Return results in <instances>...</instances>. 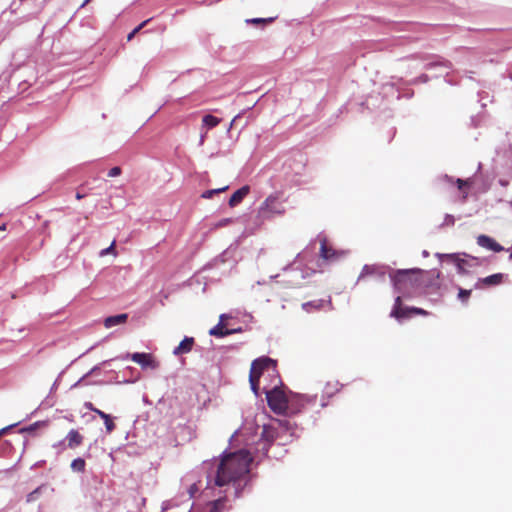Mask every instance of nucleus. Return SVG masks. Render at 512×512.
Returning a JSON list of instances; mask_svg holds the SVG:
<instances>
[{
	"label": "nucleus",
	"instance_id": "obj_22",
	"mask_svg": "<svg viewBox=\"0 0 512 512\" xmlns=\"http://www.w3.org/2000/svg\"><path fill=\"white\" fill-rule=\"evenodd\" d=\"M72 470L82 472L85 469V461L82 458H76L71 463Z\"/></svg>",
	"mask_w": 512,
	"mask_h": 512
},
{
	"label": "nucleus",
	"instance_id": "obj_45",
	"mask_svg": "<svg viewBox=\"0 0 512 512\" xmlns=\"http://www.w3.org/2000/svg\"><path fill=\"white\" fill-rule=\"evenodd\" d=\"M56 386H57V382H55V383L53 384L52 389H55V388H56Z\"/></svg>",
	"mask_w": 512,
	"mask_h": 512
},
{
	"label": "nucleus",
	"instance_id": "obj_33",
	"mask_svg": "<svg viewBox=\"0 0 512 512\" xmlns=\"http://www.w3.org/2000/svg\"><path fill=\"white\" fill-rule=\"evenodd\" d=\"M92 411L94 413H96L97 415H99L100 418L103 419V421L104 420H108L109 414H107V413H105V412H103V411H101V410H99L97 408L96 409H92Z\"/></svg>",
	"mask_w": 512,
	"mask_h": 512
},
{
	"label": "nucleus",
	"instance_id": "obj_41",
	"mask_svg": "<svg viewBox=\"0 0 512 512\" xmlns=\"http://www.w3.org/2000/svg\"><path fill=\"white\" fill-rule=\"evenodd\" d=\"M447 217H448V221H452L453 222V216L448 215Z\"/></svg>",
	"mask_w": 512,
	"mask_h": 512
},
{
	"label": "nucleus",
	"instance_id": "obj_30",
	"mask_svg": "<svg viewBox=\"0 0 512 512\" xmlns=\"http://www.w3.org/2000/svg\"><path fill=\"white\" fill-rule=\"evenodd\" d=\"M114 245H115V241H113L112 244L109 247L101 250L100 251V256H105V255L114 253Z\"/></svg>",
	"mask_w": 512,
	"mask_h": 512
},
{
	"label": "nucleus",
	"instance_id": "obj_26",
	"mask_svg": "<svg viewBox=\"0 0 512 512\" xmlns=\"http://www.w3.org/2000/svg\"><path fill=\"white\" fill-rule=\"evenodd\" d=\"M455 183H456L458 189L461 191L463 190L464 187H469L472 184V182L469 179H467V180L457 179L455 181Z\"/></svg>",
	"mask_w": 512,
	"mask_h": 512
},
{
	"label": "nucleus",
	"instance_id": "obj_21",
	"mask_svg": "<svg viewBox=\"0 0 512 512\" xmlns=\"http://www.w3.org/2000/svg\"><path fill=\"white\" fill-rule=\"evenodd\" d=\"M46 489V487L44 485H41L39 487H37L35 490H33L32 492H30L27 497H26V501L27 502H34L36 501L39 496L41 495L42 491Z\"/></svg>",
	"mask_w": 512,
	"mask_h": 512
},
{
	"label": "nucleus",
	"instance_id": "obj_28",
	"mask_svg": "<svg viewBox=\"0 0 512 512\" xmlns=\"http://www.w3.org/2000/svg\"><path fill=\"white\" fill-rule=\"evenodd\" d=\"M146 23L147 21H144L141 24H139L136 28H134L132 32L128 34L127 39L130 41L146 25Z\"/></svg>",
	"mask_w": 512,
	"mask_h": 512
},
{
	"label": "nucleus",
	"instance_id": "obj_15",
	"mask_svg": "<svg viewBox=\"0 0 512 512\" xmlns=\"http://www.w3.org/2000/svg\"><path fill=\"white\" fill-rule=\"evenodd\" d=\"M340 383L335 380V379H331V380H328L322 387V393L323 395L327 396V397H332L334 396L336 393L339 392L340 390Z\"/></svg>",
	"mask_w": 512,
	"mask_h": 512
},
{
	"label": "nucleus",
	"instance_id": "obj_11",
	"mask_svg": "<svg viewBox=\"0 0 512 512\" xmlns=\"http://www.w3.org/2000/svg\"><path fill=\"white\" fill-rule=\"evenodd\" d=\"M477 244L480 247H483L485 249H488V250H491L494 252H501L504 250L503 246H501L493 238H491L487 235H479L477 237Z\"/></svg>",
	"mask_w": 512,
	"mask_h": 512
},
{
	"label": "nucleus",
	"instance_id": "obj_3",
	"mask_svg": "<svg viewBox=\"0 0 512 512\" xmlns=\"http://www.w3.org/2000/svg\"><path fill=\"white\" fill-rule=\"evenodd\" d=\"M266 399L269 408L276 414H285L288 410V397L286 393L279 387L266 392Z\"/></svg>",
	"mask_w": 512,
	"mask_h": 512
},
{
	"label": "nucleus",
	"instance_id": "obj_16",
	"mask_svg": "<svg viewBox=\"0 0 512 512\" xmlns=\"http://www.w3.org/2000/svg\"><path fill=\"white\" fill-rule=\"evenodd\" d=\"M127 318H128V315L125 313L114 315V316H109L104 320V326L106 328H112L114 326L125 323Z\"/></svg>",
	"mask_w": 512,
	"mask_h": 512
},
{
	"label": "nucleus",
	"instance_id": "obj_32",
	"mask_svg": "<svg viewBox=\"0 0 512 512\" xmlns=\"http://www.w3.org/2000/svg\"><path fill=\"white\" fill-rule=\"evenodd\" d=\"M121 174V169L119 167H113L109 170L108 176L109 177H116Z\"/></svg>",
	"mask_w": 512,
	"mask_h": 512
},
{
	"label": "nucleus",
	"instance_id": "obj_5",
	"mask_svg": "<svg viewBox=\"0 0 512 512\" xmlns=\"http://www.w3.org/2000/svg\"><path fill=\"white\" fill-rule=\"evenodd\" d=\"M276 363L269 357H261L255 359L250 368V374L257 376L260 379L264 371L271 369H275Z\"/></svg>",
	"mask_w": 512,
	"mask_h": 512
},
{
	"label": "nucleus",
	"instance_id": "obj_18",
	"mask_svg": "<svg viewBox=\"0 0 512 512\" xmlns=\"http://www.w3.org/2000/svg\"><path fill=\"white\" fill-rule=\"evenodd\" d=\"M82 436L77 430H70L66 436L67 445L69 448H75L82 443Z\"/></svg>",
	"mask_w": 512,
	"mask_h": 512
},
{
	"label": "nucleus",
	"instance_id": "obj_42",
	"mask_svg": "<svg viewBox=\"0 0 512 512\" xmlns=\"http://www.w3.org/2000/svg\"><path fill=\"white\" fill-rule=\"evenodd\" d=\"M447 217H448V221H452L453 222V216L448 215Z\"/></svg>",
	"mask_w": 512,
	"mask_h": 512
},
{
	"label": "nucleus",
	"instance_id": "obj_36",
	"mask_svg": "<svg viewBox=\"0 0 512 512\" xmlns=\"http://www.w3.org/2000/svg\"><path fill=\"white\" fill-rule=\"evenodd\" d=\"M232 220L227 218V219H223L221 220L217 225L216 227H222V226H225V225H228L229 223H231Z\"/></svg>",
	"mask_w": 512,
	"mask_h": 512
},
{
	"label": "nucleus",
	"instance_id": "obj_38",
	"mask_svg": "<svg viewBox=\"0 0 512 512\" xmlns=\"http://www.w3.org/2000/svg\"><path fill=\"white\" fill-rule=\"evenodd\" d=\"M98 369V366H95L91 369V371L88 373V375L94 373Z\"/></svg>",
	"mask_w": 512,
	"mask_h": 512
},
{
	"label": "nucleus",
	"instance_id": "obj_27",
	"mask_svg": "<svg viewBox=\"0 0 512 512\" xmlns=\"http://www.w3.org/2000/svg\"><path fill=\"white\" fill-rule=\"evenodd\" d=\"M107 433H111L115 429L112 417L109 415L108 420H104Z\"/></svg>",
	"mask_w": 512,
	"mask_h": 512
},
{
	"label": "nucleus",
	"instance_id": "obj_23",
	"mask_svg": "<svg viewBox=\"0 0 512 512\" xmlns=\"http://www.w3.org/2000/svg\"><path fill=\"white\" fill-rule=\"evenodd\" d=\"M259 380L260 379L257 378V376H254L249 373L250 386L255 395L259 394Z\"/></svg>",
	"mask_w": 512,
	"mask_h": 512
},
{
	"label": "nucleus",
	"instance_id": "obj_46",
	"mask_svg": "<svg viewBox=\"0 0 512 512\" xmlns=\"http://www.w3.org/2000/svg\"><path fill=\"white\" fill-rule=\"evenodd\" d=\"M203 139H204V136L202 135V136H201V139H200V143H201V144L203 143Z\"/></svg>",
	"mask_w": 512,
	"mask_h": 512
},
{
	"label": "nucleus",
	"instance_id": "obj_12",
	"mask_svg": "<svg viewBox=\"0 0 512 512\" xmlns=\"http://www.w3.org/2000/svg\"><path fill=\"white\" fill-rule=\"evenodd\" d=\"M384 275L385 272L383 271L382 267L376 265H365L358 277V281H362L369 276L382 278Z\"/></svg>",
	"mask_w": 512,
	"mask_h": 512
},
{
	"label": "nucleus",
	"instance_id": "obj_17",
	"mask_svg": "<svg viewBox=\"0 0 512 512\" xmlns=\"http://www.w3.org/2000/svg\"><path fill=\"white\" fill-rule=\"evenodd\" d=\"M192 349V337H185L180 344L173 350V354L179 356L183 353H189Z\"/></svg>",
	"mask_w": 512,
	"mask_h": 512
},
{
	"label": "nucleus",
	"instance_id": "obj_29",
	"mask_svg": "<svg viewBox=\"0 0 512 512\" xmlns=\"http://www.w3.org/2000/svg\"><path fill=\"white\" fill-rule=\"evenodd\" d=\"M225 190H226V187L225 188H221V189L208 190V191H206V192H204L202 194V197L203 198H210V197H212L213 194L219 193V192H222V191H225Z\"/></svg>",
	"mask_w": 512,
	"mask_h": 512
},
{
	"label": "nucleus",
	"instance_id": "obj_9",
	"mask_svg": "<svg viewBox=\"0 0 512 512\" xmlns=\"http://www.w3.org/2000/svg\"><path fill=\"white\" fill-rule=\"evenodd\" d=\"M503 278L504 276L502 273H496L484 278H480L476 282L475 288L482 289L484 287L497 286L503 282Z\"/></svg>",
	"mask_w": 512,
	"mask_h": 512
},
{
	"label": "nucleus",
	"instance_id": "obj_4",
	"mask_svg": "<svg viewBox=\"0 0 512 512\" xmlns=\"http://www.w3.org/2000/svg\"><path fill=\"white\" fill-rule=\"evenodd\" d=\"M130 358L135 363L139 364L142 369H151L155 370L159 367V362L152 356L150 353H133V354H125L122 356H119L118 359H128Z\"/></svg>",
	"mask_w": 512,
	"mask_h": 512
},
{
	"label": "nucleus",
	"instance_id": "obj_40",
	"mask_svg": "<svg viewBox=\"0 0 512 512\" xmlns=\"http://www.w3.org/2000/svg\"><path fill=\"white\" fill-rule=\"evenodd\" d=\"M189 495L192 497V488H189L188 490Z\"/></svg>",
	"mask_w": 512,
	"mask_h": 512
},
{
	"label": "nucleus",
	"instance_id": "obj_6",
	"mask_svg": "<svg viewBox=\"0 0 512 512\" xmlns=\"http://www.w3.org/2000/svg\"><path fill=\"white\" fill-rule=\"evenodd\" d=\"M343 252L334 249L329 243L328 240L323 237L320 239V251L319 256L321 259L329 262L337 261L341 258Z\"/></svg>",
	"mask_w": 512,
	"mask_h": 512
},
{
	"label": "nucleus",
	"instance_id": "obj_7",
	"mask_svg": "<svg viewBox=\"0 0 512 512\" xmlns=\"http://www.w3.org/2000/svg\"><path fill=\"white\" fill-rule=\"evenodd\" d=\"M227 318V315L222 314L220 316L219 323L210 329L209 334L218 338H222L231 334L241 333L243 331L241 327L235 329H227L224 324V320Z\"/></svg>",
	"mask_w": 512,
	"mask_h": 512
},
{
	"label": "nucleus",
	"instance_id": "obj_24",
	"mask_svg": "<svg viewBox=\"0 0 512 512\" xmlns=\"http://www.w3.org/2000/svg\"><path fill=\"white\" fill-rule=\"evenodd\" d=\"M471 292H472L471 290L459 288L458 299L460 301H462L463 303H466L468 301L469 297L471 296Z\"/></svg>",
	"mask_w": 512,
	"mask_h": 512
},
{
	"label": "nucleus",
	"instance_id": "obj_44",
	"mask_svg": "<svg viewBox=\"0 0 512 512\" xmlns=\"http://www.w3.org/2000/svg\"><path fill=\"white\" fill-rule=\"evenodd\" d=\"M91 0H85L84 3L82 4V6L86 5L88 2H90Z\"/></svg>",
	"mask_w": 512,
	"mask_h": 512
},
{
	"label": "nucleus",
	"instance_id": "obj_37",
	"mask_svg": "<svg viewBox=\"0 0 512 512\" xmlns=\"http://www.w3.org/2000/svg\"><path fill=\"white\" fill-rule=\"evenodd\" d=\"M85 406L92 411V409H95L92 405V403H86Z\"/></svg>",
	"mask_w": 512,
	"mask_h": 512
},
{
	"label": "nucleus",
	"instance_id": "obj_19",
	"mask_svg": "<svg viewBox=\"0 0 512 512\" xmlns=\"http://www.w3.org/2000/svg\"><path fill=\"white\" fill-rule=\"evenodd\" d=\"M220 123V119L213 115H205L202 119V126L206 129H211L216 127Z\"/></svg>",
	"mask_w": 512,
	"mask_h": 512
},
{
	"label": "nucleus",
	"instance_id": "obj_13",
	"mask_svg": "<svg viewBox=\"0 0 512 512\" xmlns=\"http://www.w3.org/2000/svg\"><path fill=\"white\" fill-rule=\"evenodd\" d=\"M226 498H219L217 500L207 503L199 512H224L226 509Z\"/></svg>",
	"mask_w": 512,
	"mask_h": 512
},
{
	"label": "nucleus",
	"instance_id": "obj_31",
	"mask_svg": "<svg viewBox=\"0 0 512 512\" xmlns=\"http://www.w3.org/2000/svg\"><path fill=\"white\" fill-rule=\"evenodd\" d=\"M410 311H411V315L412 314H416V315H428V312L424 309H421V308H417V307H411L410 308Z\"/></svg>",
	"mask_w": 512,
	"mask_h": 512
},
{
	"label": "nucleus",
	"instance_id": "obj_34",
	"mask_svg": "<svg viewBox=\"0 0 512 512\" xmlns=\"http://www.w3.org/2000/svg\"><path fill=\"white\" fill-rule=\"evenodd\" d=\"M92 411L94 413H96L97 415H99L100 418L103 419V421L104 420H108L109 414H107V413H105V412H103V411H101V410H99L97 408L96 409H92Z\"/></svg>",
	"mask_w": 512,
	"mask_h": 512
},
{
	"label": "nucleus",
	"instance_id": "obj_10",
	"mask_svg": "<svg viewBox=\"0 0 512 512\" xmlns=\"http://www.w3.org/2000/svg\"><path fill=\"white\" fill-rule=\"evenodd\" d=\"M390 316L396 318L397 320L411 317L410 308L402 306L401 296L396 297Z\"/></svg>",
	"mask_w": 512,
	"mask_h": 512
},
{
	"label": "nucleus",
	"instance_id": "obj_1",
	"mask_svg": "<svg viewBox=\"0 0 512 512\" xmlns=\"http://www.w3.org/2000/svg\"><path fill=\"white\" fill-rule=\"evenodd\" d=\"M440 273L437 271H423L418 268L400 269L391 274V280L395 290L404 297H411L420 293L425 288L438 286L434 283Z\"/></svg>",
	"mask_w": 512,
	"mask_h": 512
},
{
	"label": "nucleus",
	"instance_id": "obj_20",
	"mask_svg": "<svg viewBox=\"0 0 512 512\" xmlns=\"http://www.w3.org/2000/svg\"><path fill=\"white\" fill-rule=\"evenodd\" d=\"M262 438H264L268 443L273 442L274 439L276 438L275 429L270 426L264 425L262 431Z\"/></svg>",
	"mask_w": 512,
	"mask_h": 512
},
{
	"label": "nucleus",
	"instance_id": "obj_8",
	"mask_svg": "<svg viewBox=\"0 0 512 512\" xmlns=\"http://www.w3.org/2000/svg\"><path fill=\"white\" fill-rule=\"evenodd\" d=\"M279 196L276 194L268 196L261 206V210L271 214H283L284 207L279 203Z\"/></svg>",
	"mask_w": 512,
	"mask_h": 512
},
{
	"label": "nucleus",
	"instance_id": "obj_35",
	"mask_svg": "<svg viewBox=\"0 0 512 512\" xmlns=\"http://www.w3.org/2000/svg\"><path fill=\"white\" fill-rule=\"evenodd\" d=\"M455 262H456V265H457L459 271H463L464 270L465 260L460 259L458 257H455Z\"/></svg>",
	"mask_w": 512,
	"mask_h": 512
},
{
	"label": "nucleus",
	"instance_id": "obj_47",
	"mask_svg": "<svg viewBox=\"0 0 512 512\" xmlns=\"http://www.w3.org/2000/svg\"><path fill=\"white\" fill-rule=\"evenodd\" d=\"M511 206H512V200H511Z\"/></svg>",
	"mask_w": 512,
	"mask_h": 512
},
{
	"label": "nucleus",
	"instance_id": "obj_14",
	"mask_svg": "<svg viewBox=\"0 0 512 512\" xmlns=\"http://www.w3.org/2000/svg\"><path fill=\"white\" fill-rule=\"evenodd\" d=\"M250 191L249 186H243L240 189L236 190L229 199V205L231 207H235L248 195Z\"/></svg>",
	"mask_w": 512,
	"mask_h": 512
},
{
	"label": "nucleus",
	"instance_id": "obj_25",
	"mask_svg": "<svg viewBox=\"0 0 512 512\" xmlns=\"http://www.w3.org/2000/svg\"><path fill=\"white\" fill-rule=\"evenodd\" d=\"M273 20H274V18H253V19H248L247 23L265 24V23H271V22H273Z\"/></svg>",
	"mask_w": 512,
	"mask_h": 512
},
{
	"label": "nucleus",
	"instance_id": "obj_39",
	"mask_svg": "<svg viewBox=\"0 0 512 512\" xmlns=\"http://www.w3.org/2000/svg\"><path fill=\"white\" fill-rule=\"evenodd\" d=\"M83 197H84V195H82V194H80V193H77V194H76V198H77L78 200L82 199Z\"/></svg>",
	"mask_w": 512,
	"mask_h": 512
},
{
	"label": "nucleus",
	"instance_id": "obj_2",
	"mask_svg": "<svg viewBox=\"0 0 512 512\" xmlns=\"http://www.w3.org/2000/svg\"><path fill=\"white\" fill-rule=\"evenodd\" d=\"M252 460V456L246 450L226 454L217 467L215 484L217 486H224L229 483H236L240 478L249 473Z\"/></svg>",
	"mask_w": 512,
	"mask_h": 512
},
{
	"label": "nucleus",
	"instance_id": "obj_43",
	"mask_svg": "<svg viewBox=\"0 0 512 512\" xmlns=\"http://www.w3.org/2000/svg\"><path fill=\"white\" fill-rule=\"evenodd\" d=\"M467 194H468L467 192H465V193H464V195H463V200H466V198H467Z\"/></svg>",
	"mask_w": 512,
	"mask_h": 512
}]
</instances>
